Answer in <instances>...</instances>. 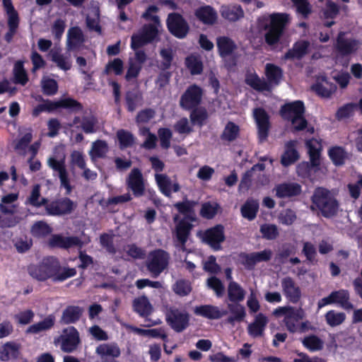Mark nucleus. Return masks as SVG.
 <instances>
[{
  "label": "nucleus",
  "instance_id": "53",
  "mask_svg": "<svg viewBox=\"0 0 362 362\" xmlns=\"http://www.w3.org/2000/svg\"><path fill=\"white\" fill-rule=\"evenodd\" d=\"M18 356V346L14 343L8 342L4 346L1 357L3 361H9L11 359H16Z\"/></svg>",
  "mask_w": 362,
  "mask_h": 362
},
{
  "label": "nucleus",
  "instance_id": "5",
  "mask_svg": "<svg viewBox=\"0 0 362 362\" xmlns=\"http://www.w3.org/2000/svg\"><path fill=\"white\" fill-rule=\"evenodd\" d=\"M170 255L162 249H156L149 252L146 262L147 270L154 278L158 277L168 266Z\"/></svg>",
  "mask_w": 362,
  "mask_h": 362
},
{
  "label": "nucleus",
  "instance_id": "55",
  "mask_svg": "<svg viewBox=\"0 0 362 362\" xmlns=\"http://www.w3.org/2000/svg\"><path fill=\"white\" fill-rule=\"evenodd\" d=\"M124 63L119 58H115L113 60L109 61L105 65L104 74L106 75L113 72L115 75L119 76L123 73Z\"/></svg>",
  "mask_w": 362,
  "mask_h": 362
},
{
  "label": "nucleus",
  "instance_id": "17",
  "mask_svg": "<svg viewBox=\"0 0 362 362\" xmlns=\"http://www.w3.org/2000/svg\"><path fill=\"white\" fill-rule=\"evenodd\" d=\"M192 228L193 225L185 218L180 221L176 225L175 237L176 241L177 242L176 246L179 247L183 251L186 250V243L190 235Z\"/></svg>",
  "mask_w": 362,
  "mask_h": 362
},
{
  "label": "nucleus",
  "instance_id": "24",
  "mask_svg": "<svg viewBox=\"0 0 362 362\" xmlns=\"http://www.w3.org/2000/svg\"><path fill=\"white\" fill-rule=\"evenodd\" d=\"M194 313L196 315L201 316L209 320H217L226 314V311H221L216 306L212 305H202L197 306Z\"/></svg>",
  "mask_w": 362,
  "mask_h": 362
},
{
  "label": "nucleus",
  "instance_id": "50",
  "mask_svg": "<svg viewBox=\"0 0 362 362\" xmlns=\"http://www.w3.org/2000/svg\"><path fill=\"white\" fill-rule=\"evenodd\" d=\"M155 179L157 182V185L159 187L160 191L165 196L170 197L172 190H171V180L168 177V175L165 174H159L157 173L155 175Z\"/></svg>",
  "mask_w": 362,
  "mask_h": 362
},
{
  "label": "nucleus",
  "instance_id": "9",
  "mask_svg": "<svg viewBox=\"0 0 362 362\" xmlns=\"http://www.w3.org/2000/svg\"><path fill=\"white\" fill-rule=\"evenodd\" d=\"M166 321L176 332H182L189 326V315L176 308H170L166 313Z\"/></svg>",
  "mask_w": 362,
  "mask_h": 362
},
{
  "label": "nucleus",
  "instance_id": "7",
  "mask_svg": "<svg viewBox=\"0 0 362 362\" xmlns=\"http://www.w3.org/2000/svg\"><path fill=\"white\" fill-rule=\"evenodd\" d=\"M166 26L169 33L177 39L185 38L190 27L187 20L180 13L173 12L168 15Z\"/></svg>",
  "mask_w": 362,
  "mask_h": 362
},
{
  "label": "nucleus",
  "instance_id": "64",
  "mask_svg": "<svg viewBox=\"0 0 362 362\" xmlns=\"http://www.w3.org/2000/svg\"><path fill=\"white\" fill-rule=\"evenodd\" d=\"M33 134L31 132L25 133L21 137L15 144L14 149L19 153L24 154L25 150L28 147L30 143L32 141Z\"/></svg>",
  "mask_w": 362,
  "mask_h": 362
},
{
  "label": "nucleus",
  "instance_id": "31",
  "mask_svg": "<svg viewBox=\"0 0 362 362\" xmlns=\"http://www.w3.org/2000/svg\"><path fill=\"white\" fill-rule=\"evenodd\" d=\"M83 313V309L79 306L69 305L63 311L61 317V323L69 325L79 320Z\"/></svg>",
  "mask_w": 362,
  "mask_h": 362
},
{
  "label": "nucleus",
  "instance_id": "21",
  "mask_svg": "<svg viewBox=\"0 0 362 362\" xmlns=\"http://www.w3.org/2000/svg\"><path fill=\"white\" fill-rule=\"evenodd\" d=\"M297 141L290 140L285 144V151L281 156V163L284 167L294 164L299 158L300 155L296 150Z\"/></svg>",
  "mask_w": 362,
  "mask_h": 362
},
{
  "label": "nucleus",
  "instance_id": "3",
  "mask_svg": "<svg viewBox=\"0 0 362 362\" xmlns=\"http://www.w3.org/2000/svg\"><path fill=\"white\" fill-rule=\"evenodd\" d=\"M305 105L301 100H295L283 105L279 110L280 116L293 125L292 132H300L307 127L308 121L304 117Z\"/></svg>",
  "mask_w": 362,
  "mask_h": 362
},
{
  "label": "nucleus",
  "instance_id": "18",
  "mask_svg": "<svg viewBox=\"0 0 362 362\" xmlns=\"http://www.w3.org/2000/svg\"><path fill=\"white\" fill-rule=\"evenodd\" d=\"M48 245L50 247L69 249L72 247L82 245V242L78 237H64L62 235H53L49 240Z\"/></svg>",
  "mask_w": 362,
  "mask_h": 362
},
{
  "label": "nucleus",
  "instance_id": "26",
  "mask_svg": "<svg viewBox=\"0 0 362 362\" xmlns=\"http://www.w3.org/2000/svg\"><path fill=\"white\" fill-rule=\"evenodd\" d=\"M305 317V312L303 308H295L293 311L284 317V322L287 330L291 333L298 331L297 323Z\"/></svg>",
  "mask_w": 362,
  "mask_h": 362
},
{
  "label": "nucleus",
  "instance_id": "44",
  "mask_svg": "<svg viewBox=\"0 0 362 362\" xmlns=\"http://www.w3.org/2000/svg\"><path fill=\"white\" fill-rule=\"evenodd\" d=\"M245 291L239 284L231 281L228 286V297L230 301L238 303L245 298Z\"/></svg>",
  "mask_w": 362,
  "mask_h": 362
},
{
  "label": "nucleus",
  "instance_id": "2",
  "mask_svg": "<svg viewBox=\"0 0 362 362\" xmlns=\"http://www.w3.org/2000/svg\"><path fill=\"white\" fill-rule=\"evenodd\" d=\"M312 208L318 209L325 218H332L337 214L339 203L333 193L323 187L315 189L311 197Z\"/></svg>",
  "mask_w": 362,
  "mask_h": 362
},
{
  "label": "nucleus",
  "instance_id": "22",
  "mask_svg": "<svg viewBox=\"0 0 362 362\" xmlns=\"http://www.w3.org/2000/svg\"><path fill=\"white\" fill-rule=\"evenodd\" d=\"M310 42L308 40H299L296 42L293 47L289 49L284 54V59H301L308 52Z\"/></svg>",
  "mask_w": 362,
  "mask_h": 362
},
{
  "label": "nucleus",
  "instance_id": "28",
  "mask_svg": "<svg viewBox=\"0 0 362 362\" xmlns=\"http://www.w3.org/2000/svg\"><path fill=\"white\" fill-rule=\"evenodd\" d=\"M84 42L81 28L78 26L71 28L67 34V48L69 50L78 49Z\"/></svg>",
  "mask_w": 362,
  "mask_h": 362
},
{
  "label": "nucleus",
  "instance_id": "15",
  "mask_svg": "<svg viewBox=\"0 0 362 362\" xmlns=\"http://www.w3.org/2000/svg\"><path fill=\"white\" fill-rule=\"evenodd\" d=\"M194 15L200 23L206 25H213L218 20L217 11L210 5L199 6L194 10Z\"/></svg>",
  "mask_w": 362,
  "mask_h": 362
},
{
  "label": "nucleus",
  "instance_id": "27",
  "mask_svg": "<svg viewBox=\"0 0 362 362\" xmlns=\"http://www.w3.org/2000/svg\"><path fill=\"white\" fill-rule=\"evenodd\" d=\"M268 322L267 317L262 313H258L253 322L247 327L248 333L252 337H261Z\"/></svg>",
  "mask_w": 362,
  "mask_h": 362
},
{
  "label": "nucleus",
  "instance_id": "48",
  "mask_svg": "<svg viewBox=\"0 0 362 362\" xmlns=\"http://www.w3.org/2000/svg\"><path fill=\"white\" fill-rule=\"evenodd\" d=\"M14 83L25 86L28 81V76L24 68L23 62L17 61L13 67Z\"/></svg>",
  "mask_w": 362,
  "mask_h": 362
},
{
  "label": "nucleus",
  "instance_id": "61",
  "mask_svg": "<svg viewBox=\"0 0 362 362\" xmlns=\"http://www.w3.org/2000/svg\"><path fill=\"white\" fill-rule=\"evenodd\" d=\"M158 136L160 147L163 149H168L170 147V140L173 136L172 131L166 127H160L158 130Z\"/></svg>",
  "mask_w": 362,
  "mask_h": 362
},
{
  "label": "nucleus",
  "instance_id": "19",
  "mask_svg": "<svg viewBox=\"0 0 362 362\" xmlns=\"http://www.w3.org/2000/svg\"><path fill=\"white\" fill-rule=\"evenodd\" d=\"M276 197L281 199L291 198L300 194L302 187L296 182H284L275 187Z\"/></svg>",
  "mask_w": 362,
  "mask_h": 362
},
{
  "label": "nucleus",
  "instance_id": "43",
  "mask_svg": "<svg viewBox=\"0 0 362 362\" xmlns=\"http://www.w3.org/2000/svg\"><path fill=\"white\" fill-rule=\"evenodd\" d=\"M51 60L56 64L58 68L63 71L70 70L71 62L69 57L64 56L59 49H52L49 52Z\"/></svg>",
  "mask_w": 362,
  "mask_h": 362
},
{
  "label": "nucleus",
  "instance_id": "35",
  "mask_svg": "<svg viewBox=\"0 0 362 362\" xmlns=\"http://www.w3.org/2000/svg\"><path fill=\"white\" fill-rule=\"evenodd\" d=\"M328 156L335 166H342L348 158L347 153L342 146H332L328 150Z\"/></svg>",
  "mask_w": 362,
  "mask_h": 362
},
{
  "label": "nucleus",
  "instance_id": "45",
  "mask_svg": "<svg viewBox=\"0 0 362 362\" xmlns=\"http://www.w3.org/2000/svg\"><path fill=\"white\" fill-rule=\"evenodd\" d=\"M228 309L231 315L227 318L226 321L228 324L234 325L235 322H240L243 321L246 313L245 308L240 305H228Z\"/></svg>",
  "mask_w": 362,
  "mask_h": 362
},
{
  "label": "nucleus",
  "instance_id": "51",
  "mask_svg": "<svg viewBox=\"0 0 362 362\" xmlns=\"http://www.w3.org/2000/svg\"><path fill=\"white\" fill-rule=\"evenodd\" d=\"M192 285L189 281L186 279H178L173 286V291L179 296L184 297L189 295L192 291Z\"/></svg>",
  "mask_w": 362,
  "mask_h": 362
},
{
  "label": "nucleus",
  "instance_id": "56",
  "mask_svg": "<svg viewBox=\"0 0 362 362\" xmlns=\"http://www.w3.org/2000/svg\"><path fill=\"white\" fill-rule=\"evenodd\" d=\"M325 317L327 323L331 327L341 325L346 319V315L344 313H338L334 310H329Z\"/></svg>",
  "mask_w": 362,
  "mask_h": 362
},
{
  "label": "nucleus",
  "instance_id": "33",
  "mask_svg": "<svg viewBox=\"0 0 362 362\" xmlns=\"http://www.w3.org/2000/svg\"><path fill=\"white\" fill-rule=\"evenodd\" d=\"M55 323V316L53 314L47 315L43 320L33 324L28 327L26 333L38 334L52 329Z\"/></svg>",
  "mask_w": 362,
  "mask_h": 362
},
{
  "label": "nucleus",
  "instance_id": "25",
  "mask_svg": "<svg viewBox=\"0 0 362 362\" xmlns=\"http://www.w3.org/2000/svg\"><path fill=\"white\" fill-rule=\"evenodd\" d=\"M124 100L127 111L133 112L138 106L143 104V94L138 89L127 90L125 93Z\"/></svg>",
  "mask_w": 362,
  "mask_h": 362
},
{
  "label": "nucleus",
  "instance_id": "63",
  "mask_svg": "<svg viewBox=\"0 0 362 362\" xmlns=\"http://www.w3.org/2000/svg\"><path fill=\"white\" fill-rule=\"evenodd\" d=\"M260 232L264 238L267 240H274L279 236L277 226L274 224H263L260 227Z\"/></svg>",
  "mask_w": 362,
  "mask_h": 362
},
{
  "label": "nucleus",
  "instance_id": "23",
  "mask_svg": "<svg viewBox=\"0 0 362 362\" xmlns=\"http://www.w3.org/2000/svg\"><path fill=\"white\" fill-rule=\"evenodd\" d=\"M216 46L219 56L224 59L233 54L237 49L235 42L227 36H219L216 38Z\"/></svg>",
  "mask_w": 362,
  "mask_h": 362
},
{
  "label": "nucleus",
  "instance_id": "1",
  "mask_svg": "<svg viewBox=\"0 0 362 362\" xmlns=\"http://www.w3.org/2000/svg\"><path fill=\"white\" fill-rule=\"evenodd\" d=\"M27 272L33 279L40 282L48 279L63 282L76 274L75 268L62 267L59 259L54 256L44 257L38 263L29 264Z\"/></svg>",
  "mask_w": 362,
  "mask_h": 362
},
{
  "label": "nucleus",
  "instance_id": "14",
  "mask_svg": "<svg viewBox=\"0 0 362 362\" xmlns=\"http://www.w3.org/2000/svg\"><path fill=\"white\" fill-rule=\"evenodd\" d=\"M345 33L340 32L336 40V49L341 56H349L356 52L359 42L354 38H346Z\"/></svg>",
  "mask_w": 362,
  "mask_h": 362
},
{
  "label": "nucleus",
  "instance_id": "10",
  "mask_svg": "<svg viewBox=\"0 0 362 362\" xmlns=\"http://www.w3.org/2000/svg\"><path fill=\"white\" fill-rule=\"evenodd\" d=\"M253 117L257 125L258 139L262 143L269 136L271 128L270 117L263 107H256L253 110Z\"/></svg>",
  "mask_w": 362,
  "mask_h": 362
},
{
  "label": "nucleus",
  "instance_id": "29",
  "mask_svg": "<svg viewBox=\"0 0 362 362\" xmlns=\"http://www.w3.org/2000/svg\"><path fill=\"white\" fill-rule=\"evenodd\" d=\"M134 310L141 317H148L153 313V308L148 298L141 296L133 300Z\"/></svg>",
  "mask_w": 362,
  "mask_h": 362
},
{
  "label": "nucleus",
  "instance_id": "38",
  "mask_svg": "<svg viewBox=\"0 0 362 362\" xmlns=\"http://www.w3.org/2000/svg\"><path fill=\"white\" fill-rule=\"evenodd\" d=\"M185 64L192 75H199L203 72L204 64L199 55H188L185 59Z\"/></svg>",
  "mask_w": 362,
  "mask_h": 362
},
{
  "label": "nucleus",
  "instance_id": "49",
  "mask_svg": "<svg viewBox=\"0 0 362 362\" xmlns=\"http://www.w3.org/2000/svg\"><path fill=\"white\" fill-rule=\"evenodd\" d=\"M30 231L33 237L42 238L49 235L52 229L47 223L37 221L33 225Z\"/></svg>",
  "mask_w": 362,
  "mask_h": 362
},
{
  "label": "nucleus",
  "instance_id": "11",
  "mask_svg": "<svg viewBox=\"0 0 362 362\" xmlns=\"http://www.w3.org/2000/svg\"><path fill=\"white\" fill-rule=\"evenodd\" d=\"M126 186L136 198L141 197L145 194L144 179L139 168H134L131 170L126 179Z\"/></svg>",
  "mask_w": 362,
  "mask_h": 362
},
{
  "label": "nucleus",
  "instance_id": "46",
  "mask_svg": "<svg viewBox=\"0 0 362 362\" xmlns=\"http://www.w3.org/2000/svg\"><path fill=\"white\" fill-rule=\"evenodd\" d=\"M116 136L119 141V148L122 150L132 147L135 143L134 134L127 130L119 129Z\"/></svg>",
  "mask_w": 362,
  "mask_h": 362
},
{
  "label": "nucleus",
  "instance_id": "30",
  "mask_svg": "<svg viewBox=\"0 0 362 362\" xmlns=\"http://www.w3.org/2000/svg\"><path fill=\"white\" fill-rule=\"evenodd\" d=\"M245 81L247 85L257 91L262 92L264 90H271V86L269 83L263 79H261L255 72L247 73L245 75Z\"/></svg>",
  "mask_w": 362,
  "mask_h": 362
},
{
  "label": "nucleus",
  "instance_id": "47",
  "mask_svg": "<svg viewBox=\"0 0 362 362\" xmlns=\"http://www.w3.org/2000/svg\"><path fill=\"white\" fill-rule=\"evenodd\" d=\"M302 344L305 348L312 352L321 351L324 347V341L315 334L305 337Z\"/></svg>",
  "mask_w": 362,
  "mask_h": 362
},
{
  "label": "nucleus",
  "instance_id": "54",
  "mask_svg": "<svg viewBox=\"0 0 362 362\" xmlns=\"http://www.w3.org/2000/svg\"><path fill=\"white\" fill-rule=\"evenodd\" d=\"M160 24L146 23L144 24L140 33L151 43L158 40V28Z\"/></svg>",
  "mask_w": 362,
  "mask_h": 362
},
{
  "label": "nucleus",
  "instance_id": "13",
  "mask_svg": "<svg viewBox=\"0 0 362 362\" xmlns=\"http://www.w3.org/2000/svg\"><path fill=\"white\" fill-rule=\"evenodd\" d=\"M225 239L224 227L221 224L206 229L202 237L203 242L216 251L221 250V245Z\"/></svg>",
  "mask_w": 362,
  "mask_h": 362
},
{
  "label": "nucleus",
  "instance_id": "16",
  "mask_svg": "<svg viewBox=\"0 0 362 362\" xmlns=\"http://www.w3.org/2000/svg\"><path fill=\"white\" fill-rule=\"evenodd\" d=\"M284 295L292 303H297L301 298V291L291 276H286L281 280Z\"/></svg>",
  "mask_w": 362,
  "mask_h": 362
},
{
  "label": "nucleus",
  "instance_id": "41",
  "mask_svg": "<svg viewBox=\"0 0 362 362\" xmlns=\"http://www.w3.org/2000/svg\"><path fill=\"white\" fill-rule=\"evenodd\" d=\"M240 132V127L235 122L229 121L226 123L220 137L222 141L233 142L239 137Z\"/></svg>",
  "mask_w": 362,
  "mask_h": 362
},
{
  "label": "nucleus",
  "instance_id": "8",
  "mask_svg": "<svg viewBox=\"0 0 362 362\" xmlns=\"http://www.w3.org/2000/svg\"><path fill=\"white\" fill-rule=\"evenodd\" d=\"M204 91L198 85L189 86L180 98V107L184 110H189L199 107L202 103Z\"/></svg>",
  "mask_w": 362,
  "mask_h": 362
},
{
  "label": "nucleus",
  "instance_id": "12",
  "mask_svg": "<svg viewBox=\"0 0 362 362\" xmlns=\"http://www.w3.org/2000/svg\"><path fill=\"white\" fill-rule=\"evenodd\" d=\"M74 202L68 197H62L50 202L47 206V214L60 216L71 214L76 208Z\"/></svg>",
  "mask_w": 362,
  "mask_h": 362
},
{
  "label": "nucleus",
  "instance_id": "20",
  "mask_svg": "<svg viewBox=\"0 0 362 362\" xmlns=\"http://www.w3.org/2000/svg\"><path fill=\"white\" fill-rule=\"evenodd\" d=\"M311 89L317 95L327 98L336 90L337 86L334 83L329 82L327 77L322 76L318 78L316 82L312 85Z\"/></svg>",
  "mask_w": 362,
  "mask_h": 362
},
{
  "label": "nucleus",
  "instance_id": "34",
  "mask_svg": "<svg viewBox=\"0 0 362 362\" xmlns=\"http://www.w3.org/2000/svg\"><path fill=\"white\" fill-rule=\"evenodd\" d=\"M259 202L252 198H249L240 208L241 215L248 221L254 220L259 210Z\"/></svg>",
  "mask_w": 362,
  "mask_h": 362
},
{
  "label": "nucleus",
  "instance_id": "62",
  "mask_svg": "<svg viewBox=\"0 0 362 362\" xmlns=\"http://www.w3.org/2000/svg\"><path fill=\"white\" fill-rule=\"evenodd\" d=\"M160 55L163 59L160 69L163 71L169 69L173 61V50L170 48H163L160 51Z\"/></svg>",
  "mask_w": 362,
  "mask_h": 362
},
{
  "label": "nucleus",
  "instance_id": "36",
  "mask_svg": "<svg viewBox=\"0 0 362 362\" xmlns=\"http://www.w3.org/2000/svg\"><path fill=\"white\" fill-rule=\"evenodd\" d=\"M333 303H338L345 310H351L354 306L350 302L349 292L345 289H340L338 291H332L330 293Z\"/></svg>",
  "mask_w": 362,
  "mask_h": 362
},
{
  "label": "nucleus",
  "instance_id": "4",
  "mask_svg": "<svg viewBox=\"0 0 362 362\" xmlns=\"http://www.w3.org/2000/svg\"><path fill=\"white\" fill-rule=\"evenodd\" d=\"M286 13H273L269 16V22L264 25L265 42L272 46L277 44L289 22Z\"/></svg>",
  "mask_w": 362,
  "mask_h": 362
},
{
  "label": "nucleus",
  "instance_id": "40",
  "mask_svg": "<svg viewBox=\"0 0 362 362\" xmlns=\"http://www.w3.org/2000/svg\"><path fill=\"white\" fill-rule=\"evenodd\" d=\"M56 110L63 108L67 110L70 113H78L83 110V105L76 100L71 98H65L55 101Z\"/></svg>",
  "mask_w": 362,
  "mask_h": 362
},
{
  "label": "nucleus",
  "instance_id": "37",
  "mask_svg": "<svg viewBox=\"0 0 362 362\" xmlns=\"http://www.w3.org/2000/svg\"><path fill=\"white\" fill-rule=\"evenodd\" d=\"M196 204V202L189 200L185 198L182 202H179L175 204L174 206L181 214L185 216V218L191 221H194L195 217L194 216V207Z\"/></svg>",
  "mask_w": 362,
  "mask_h": 362
},
{
  "label": "nucleus",
  "instance_id": "60",
  "mask_svg": "<svg viewBox=\"0 0 362 362\" xmlns=\"http://www.w3.org/2000/svg\"><path fill=\"white\" fill-rule=\"evenodd\" d=\"M98 119L95 116H84L82 117L81 128L86 134L96 132Z\"/></svg>",
  "mask_w": 362,
  "mask_h": 362
},
{
  "label": "nucleus",
  "instance_id": "42",
  "mask_svg": "<svg viewBox=\"0 0 362 362\" xmlns=\"http://www.w3.org/2000/svg\"><path fill=\"white\" fill-rule=\"evenodd\" d=\"M221 16L229 21L235 22L244 16V11L240 5L223 6Z\"/></svg>",
  "mask_w": 362,
  "mask_h": 362
},
{
  "label": "nucleus",
  "instance_id": "58",
  "mask_svg": "<svg viewBox=\"0 0 362 362\" xmlns=\"http://www.w3.org/2000/svg\"><path fill=\"white\" fill-rule=\"evenodd\" d=\"M108 151L107 144L104 140H97L93 144L91 156L98 158H103Z\"/></svg>",
  "mask_w": 362,
  "mask_h": 362
},
{
  "label": "nucleus",
  "instance_id": "39",
  "mask_svg": "<svg viewBox=\"0 0 362 362\" xmlns=\"http://www.w3.org/2000/svg\"><path fill=\"white\" fill-rule=\"evenodd\" d=\"M191 111L189 119L193 125L202 127L209 118V114L206 109L204 107H197L189 110Z\"/></svg>",
  "mask_w": 362,
  "mask_h": 362
},
{
  "label": "nucleus",
  "instance_id": "59",
  "mask_svg": "<svg viewBox=\"0 0 362 362\" xmlns=\"http://www.w3.org/2000/svg\"><path fill=\"white\" fill-rule=\"evenodd\" d=\"M218 208L219 205L217 203L205 202L202 205L200 216L206 219H211L217 214Z\"/></svg>",
  "mask_w": 362,
  "mask_h": 362
},
{
  "label": "nucleus",
  "instance_id": "52",
  "mask_svg": "<svg viewBox=\"0 0 362 362\" xmlns=\"http://www.w3.org/2000/svg\"><path fill=\"white\" fill-rule=\"evenodd\" d=\"M40 100H42L43 103L38 104L33 108L32 111V115L34 117H38L42 112H51L56 110L55 101L44 100L42 97H40Z\"/></svg>",
  "mask_w": 362,
  "mask_h": 362
},
{
  "label": "nucleus",
  "instance_id": "6",
  "mask_svg": "<svg viewBox=\"0 0 362 362\" xmlns=\"http://www.w3.org/2000/svg\"><path fill=\"white\" fill-rule=\"evenodd\" d=\"M54 344H59L62 351L72 353L76 351L81 344L79 332L74 326L64 328L62 334L54 338Z\"/></svg>",
  "mask_w": 362,
  "mask_h": 362
},
{
  "label": "nucleus",
  "instance_id": "32",
  "mask_svg": "<svg viewBox=\"0 0 362 362\" xmlns=\"http://www.w3.org/2000/svg\"><path fill=\"white\" fill-rule=\"evenodd\" d=\"M265 75L267 83L271 85L278 86L283 78V70L279 66L268 63L265 66Z\"/></svg>",
  "mask_w": 362,
  "mask_h": 362
},
{
  "label": "nucleus",
  "instance_id": "57",
  "mask_svg": "<svg viewBox=\"0 0 362 362\" xmlns=\"http://www.w3.org/2000/svg\"><path fill=\"white\" fill-rule=\"evenodd\" d=\"M159 8L156 5L148 6L141 14V18L146 21H151L152 24H160V17L158 16Z\"/></svg>",
  "mask_w": 362,
  "mask_h": 362
}]
</instances>
